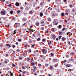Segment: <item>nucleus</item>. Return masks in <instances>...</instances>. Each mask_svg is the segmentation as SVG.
<instances>
[{"mask_svg":"<svg viewBox=\"0 0 76 76\" xmlns=\"http://www.w3.org/2000/svg\"><path fill=\"white\" fill-rule=\"evenodd\" d=\"M71 66V65H70V64H67L66 65V67H70Z\"/></svg>","mask_w":76,"mask_h":76,"instance_id":"obj_7","label":"nucleus"},{"mask_svg":"<svg viewBox=\"0 0 76 76\" xmlns=\"http://www.w3.org/2000/svg\"><path fill=\"white\" fill-rule=\"evenodd\" d=\"M22 73L23 74H25V71H23L22 72Z\"/></svg>","mask_w":76,"mask_h":76,"instance_id":"obj_46","label":"nucleus"},{"mask_svg":"<svg viewBox=\"0 0 76 76\" xmlns=\"http://www.w3.org/2000/svg\"><path fill=\"white\" fill-rule=\"evenodd\" d=\"M22 68L23 69H25V67H24L23 66H22Z\"/></svg>","mask_w":76,"mask_h":76,"instance_id":"obj_51","label":"nucleus"},{"mask_svg":"<svg viewBox=\"0 0 76 76\" xmlns=\"http://www.w3.org/2000/svg\"><path fill=\"white\" fill-rule=\"evenodd\" d=\"M6 4H9V2L7 1L6 2Z\"/></svg>","mask_w":76,"mask_h":76,"instance_id":"obj_24","label":"nucleus"},{"mask_svg":"<svg viewBox=\"0 0 76 76\" xmlns=\"http://www.w3.org/2000/svg\"><path fill=\"white\" fill-rule=\"evenodd\" d=\"M31 64H32V66H34L35 64V63H31Z\"/></svg>","mask_w":76,"mask_h":76,"instance_id":"obj_26","label":"nucleus"},{"mask_svg":"<svg viewBox=\"0 0 76 76\" xmlns=\"http://www.w3.org/2000/svg\"><path fill=\"white\" fill-rule=\"evenodd\" d=\"M3 19L4 20H7V18H6V17H4L3 18Z\"/></svg>","mask_w":76,"mask_h":76,"instance_id":"obj_23","label":"nucleus"},{"mask_svg":"<svg viewBox=\"0 0 76 76\" xmlns=\"http://www.w3.org/2000/svg\"><path fill=\"white\" fill-rule=\"evenodd\" d=\"M66 13H65V15H68V13H67V12H68V10H66Z\"/></svg>","mask_w":76,"mask_h":76,"instance_id":"obj_22","label":"nucleus"},{"mask_svg":"<svg viewBox=\"0 0 76 76\" xmlns=\"http://www.w3.org/2000/svg\"><path fill=\"white\" fill-rule=\"evenodd\" d=\"M28 29H29V30L30 31V32H33L34 31H33L32 29L31 28H29Z\"/></svg>","mask_w":76,"mask_h":76,"instance_id":"obj_13","label":"nucleus"},{"mask_svg":"<svg viewBox=\"0 0 76 76\" xmlns=\"http://www.w3.org/2000/svg\"><path fill=\"white\" fill-rule=\"evenodd\" d=\"M63 63H66V60L63 61Z\"/></svg>","mask_w":76,"mask_h":76,"instance_id":"obj_43","label":"nucleus"},{"mask_svg":"<svg viewBox=\"0 0 76 76\" xmlns=\"http://www.w3.org/2000/svg\"><path fill=\"white\" fill-rule=\"evenodd\" d=\"M57 61V59H54V62H56Z\"/></svg>","mask_w":76,"mask_h":76,"instance_id":"obj_31","label":"nucleus"},{"mask_svg":"<svg viewBox=\"0 0 76 76\" xmlns=\"http://www.w3.org/2000/svg\"><path fill=\"white\" fill-rule=\"evenodd\" d=\"M49 69L50 70H53V66H52L51 65H50Z\"/></svg>","mask_w":76,"mask_h":76,"instance_id":"obj_8","label":"nucleus"},{"mask_svg":"<svg viewBox=\"0 0 76 76\" xmlns=\"http://www.w3.org/2000/svg\"><path fill=\"white\" fill-rule=\"evenodd\" d=\"M13 11H11L10 12V13L11 14H13Z\"/></svg>","mask_w":76,"mask_h":76,"instance_id":"obj_28","label":"nucleus"},{"mask_svg":"<svg viewBox=\"0 0 76 76\" xmlns=\"http://www.w3.org/2000/svg\"><path fill=\"white\" fill-rule=\"evenodd\" d=\"M73 5H71L70 6V7H73Z\"/></svg>","mask_w":76,"mask_h":76,"instance_id":"obj_55","label":"nucleus"},{"mask_svg":"<svg viewBox=\"0 0 76 76\" xmlns=\"http://www.w3.org/2000/svg\"><path fill=\"white\" fill-rule=\"evenodd\" d=\"M46 33H47V34H48V30H46Z\"/></svg>","mask_w":76,"mask_h":76,"instance_id":"obj_44","label":"nucleus"},{"mask_svg":"<svg viewBox=\"0 0 76 76\" xmlns=\"http://www.w3.org/2000/svg\"><path fill=\"white\" fill-rule=\"evenodd\" d=\"M40 15L41 16H42L43 15V14H42V13H40Z\"/></svg>","mask_w":76,"mask_h":76,"instance_id":"obj_36","label":"nucleus"},{"mask_svg":"<svg viewBox=\"0 0 76 76\" xmlns=\"http://www.w3.org/2000/svg\"><path fill=\"white\" fill-rule=\"evenodd\" d=\"M53 24L55 25H57L58 23V20L57 19H55L53 22Z\"/></svg>","mask_w":76,"mask_h":76,"instance_id":"obj_1","label":"nucleus"},{"mask_svg":"<svg viewBox=\"0 0 76 76\" xmlns=\"http://www.w3.org/2000/svg\"><path fill=\"white\" fill-rule=\"evenodd\" d=\"M56 29L55 28H52V30L53 32H55V31H56Z\"/></svg>","mask_w":76,"mask_h":76,"instance_id":"obj_10","label":"nucleus"},{"mask_svg":"<svg viewBox=\"0 0 76 76\" xmlns=\"http://www.w3.org/2000/svg\"><path fill=\"white\" fill-rule=\"evenodd\" d=\"M7 61L5 60V61H4V63H7Z\"/></svg>","mask_w":76,"mask_h":76,"instance_id":"obj_58","label":"nucleus"},{"mask_svg":"<svg viewBox=\"0 0 76 76\" xmlns=\"http://www.w3.org/2000/svg\"><path fill=\"white\" fill-rule=\"evenodd\" d=\"M42 4H43V3H42V2H41V3H40V5H42Z\"/></svg>","mask_w":76,"mask_h":76,"instance_id":"obj_49","label":"nucleus"},{"mask_svg":"<svg viewBox=\"0 0 76 76\" xmlns=\"http://www.w3.org/2000/svg\"><path fill=\"white\" fill-rule=\"evenodd\" d=\"M61 15L62 16V17H64V13H62L61 14Z\"/></svg>","mask_w":76,"mask_h":76,"instance_id":"obj_15","label":"nucleus"},{"mask_svg":"<svg viewBox=\"0 0 76 76\" xmlns=\"http://www.w3.org/2000/svg\"><path fill=\"white\" fill-rule=\"evenodd\" d=\"M61 38V36H60L58 37L59 39H60V38Z\"/></svg>","mask_w":76,"mask_h":76,"instance_id":"obj_47","label":"nucleus"},{"mask_svg":"<svg viewBox=\"0 0 76 76\" xmlns=\"http://www.w3.org/2000/svg\"><path fill=\"white\" fill-rule=\"evenodd\" d=\"M42 30H44V27H42Z\"/></svg>","mask_w":76,"mask_h":76,"instance_id":"obj_63","label":"nucleus"},{"mask_svg":"<svg viewBox=\"0 0 76 76\" xmlns=\"http://www.w3.org/2000/svg\"><path fill=\"white\" fill-rule=\"evenodd\" d=\"M35 44L32 45L31 46V48H34V47L35 46Z\"/></svg>","mask_w":76,"mask_h":76,"instance_id":"obj_19","label":"nucleus"},{"mask_svg":"<svg viewBox=\"0 0 76 76\" xmlns=\"http://www.w3.org/2000/svg\"><path fill=\"white\" fill-rule=\"evenodd\" d=\"M34 12V11L33 10H31L29 12V14H30V15H32L33 13Z\"/></svg>","mask_w":76,"mask_h":76,"instance_id":"obj_5","label":"nucleus"},{"mask_svg":"<svg viewBox=\"0 0 76 76\" xmlns=\"http://www.w3.org/2000/svg\"><path fill=\"white\" fill-rule=\"evenodd\" d=\"M19 60H22V58L21 57H20L19 58Z\"/></svg>","mask_w":76,"mask_h":76,"instance_id":"obj_45","label":"nucleus"},{"mask_svg":"<svg viewBox=\"0 0 76 76\" xmlns=\"http://www.w3.org/2000/svg\"><path fill=\"white\" fill-rule=\"evenodd\" d=\"M18 41H21V39H18Z\"/></svg>","mask_w":76,"mask_h":76,"instance_id":"obj_50","label":"nucleus"},{"mask_svg":"<svg viewBox=\"0 0 76 76\" xmlns=\"http://www.w3.org/2000/svg\"><path fill=\"white\" fill-rule=\"evenodd\" d=\"M62 34H63V32L61 31H59V34L60 35H62Z\"/></svg>","mask_w":76,"mask_h":76,"instance_id":"obj_11","label":"nucleus"},{"mask_svg":"<svg viewBox=\"0 0 76 76\" xmlns=\"http://www.w3.org/2000/svg\"><path fill=\"white\" fill-rule=\"evenodd\" d=\"M59 28H61V25H59L58 26Z\"/></svg>","mask_w":76,"mask_h":76,"instance_id":"obj_34","label":"nucleus"},{"mask_svg":"<svg viewBox=\"0 0 76 76\" xmlns=\"http://www.w3.org/2000/svg\"><path fill=\"white\" fill-rule=\"evenodd\" d=\"M33 68H34V69H36V66H33Z\"/></svg>","mask_w":76,"mask_h":76,"instance_id":"obj_54","label":"nucleus"},{"mask_svg":"<svg viewBox=\"0 0 76 76\" xmlns=\"http://www.w3.org/2000/svg\"><path fill=\"white\" fill-rule=\"evenodd\" d=\"M48 10H52V9H51L50 7L48 8Z\"/></svg>","mask_w":76,"mask_h":76,"instance_id":"obj_37","label":"nucleus"},{"mask_svg":"<svg viewBox=\"0 0 76 76\" xmlns=\"http://www.w3.org/2000/svg\"><path fill=\"white\" fill-rule=\"evenodd\" d=\"M12 66L13 67H16V65H15L14 64H12Z\"/></svg>","mask_w":76,"mask_h":76,"instance_id":"obj_21","label":"nucleus"},{"mask_svg":"<svg viewBox=\"0 0 76 76\" xmlns=\"http://www.w3.org/2000/svg\"><path fill=\"white\" fill-rule=\"evenodd\" d=\"M26 25V23H24V24H23V26H25V25Z\"/></svg>","mask_w":76,"mask_h":76,"instance_id":"obj_62","label":"nucleus"},{"mask_svg":"<svg viewBox=\"0 0 76 76\" xmlns=\"http://www.w3.org/2000/svg\"><path fill=\"white\" fill-rule=\"evenodd\" d=\"M6 57H8V56H9V55L7 54H6Z\"/></svg>","mask_w":76,"mask_h":76,"instance_id":"obj_40","label":"nucleus"},{"mask_svg":"<svg viewBox=\"0 0 76 76\" xmlns=\"http://www.w3.org/2000/svg\"><path fill=\"white\" fill-rule=\"evenodd\" d=\"M9 72H10V73L11 74V76H13V73H11V72H10V71H9Z\"/></svg>","mask_w":76,"mask_h":76,"instance_id":"obj_33","label":"nucleus"},{"mask_svg":"<svg viewBox=\"0 0 76 76\" xmlns=\"http://www.w3.org/2000/svg\"><path fill=\"white\" fill-rule=\"evenodd\" d=\"M51 41H50V42H48V44L49 45H50V44H51Z\"/></svg>","mask_w":76,"mask_h":76,"instance_id":"obj_48","label":"nucleus"},{"mask_svg":"<svg viewBox=\"0 0 76 76\" xmlns=\"http://www.w3.org/2000/svg\"><path fill=\"white\" fill-rule=\"evenodd\" d=\"M46 62H48V60H46Z\"/></svg>","mask_w":76,"mask_h":76,"instance_id":"obj_64","label":"nucleus"},{"mask_svg":"<svg viewBox=\"0 0 76 76\" xmlns=\"http://www.w3.org/2000/svg\"><path fill=\"white\" fill-rule=\"evenodd\" d=\"M20 9H22H22H23V7H20Z\"/></svg>","mask_w":76,"mask_h":76,"instance_id":"obj_59","label":"nucleus"},{"mask_svg":"<svg viewBox=\"0 0 76 76\" xmlns=\"http://www.w3.org/2000/svg\"><path fill=\"white\" fill-rule=\"evenodd\" d=\"M71 54L72 55V56H73V55H74V53H71Z\"/></svg>","mask_w":76,"mask_h":76,"instance_id":"obj_35","label":"nucleus"},{"mask_svg":"<svg viewBox=\"0 0 76 76\" xmlns=\"http://www.w3.org/2000/svg\"><path fill=\"white\" fill-rule=\"evenodd\" d=\"M38 3V1H36L34 3V4H37Z\"/></svg>","mask_w":76,"mask_h":76,"instance_id":"obj_27","label":"nucleus"},{"mask_svg":"<svg viewBox=\"0 0 76 76\" xmlns=\"http://www.w3.org/2000/svg\"><path fill=\"white\" fill-rule=\"evenodd\" d=\"M38 66H39V67H41V64H38Z\"/></svg>","mask_w":76,"mask_h":76,"instance_id":"obj_20","label":"nucleus"},{"mask_svg":"<svg viewBox=\"0 0 76 76\" xmlns=\"http://www.w3.org/2000/svg\"><path fill=\"white\" fill-rule=\"evenodd\" d=\"M27 19L25 18H23V21H26Z\"/></svg>","mask_w":76,"mask_h":76,"instance_id":"obj_16","label":"nucleus"},{"mask_svg":"<svg viewBox=\"0 0 76 76\" xmlns=\"http://www.w3.org/2000/svg\"><path fill=\"white\" fill-rule=\"evenodd\" d=\"M36 26H39V22H37L36 23Z\"/></svg>","mask_w":76,"mask_h":76,"instance_id":"obj_6","label":"nucleus"},{"mask_svg":"<svg viewBox=\"0 0 76 76\" xmlns=\"http://www.w3.org/2000/svg\"><path fill=\"white\" fill-rule=\"evenodd\" d=\"M42 51L44 54H46V53H47V50L46 49H43L42 50Z\"/></svg>","mask_w":76,"mask_h":76,"instance_id":"obj_3","label":"nucleus"},{"mask_svg":"<svg viewBox=\"0 0 76 76\" xmlns=\"http://www.w3.org/2000/svg\"><path fill=\"white\" fill-rule=\"evenodd\" d=\"M16 30H15L14 31V33H13V34H16Z\"/></svg>","mask_w":76,"mask_h":76,"instance_id":"obj_25","label":"nucleus"},{"mask_svg":"<svg viewBox=\"0 0 76 76\" xmlns=\"http://www.w3.org/2000/svg\"><path fill=\"white\" fill-rule=\"evenodd\" d=\"M65 29H66V28H63L62 29V31H64Z\"/></svg>","mask_w":76,"mask_h":76,"instance_id":"obj_29","label":"nucleus"},{"mask_svg":"<svg viewBox=\"0 0 76 76\" xmlns=\"http://www.w3.org/2000/svg\"><path fill=\"white\" fill-rule=\"evenodd\" d=\"M27 61H29V60H30V58H27Z\"/></svg>","mask_w":76,"mask_h":76,"instance_id":"obj_32","label":"nucleus"},{"mask_svg":"<svg viewBox=\"0 0 76 76\" xmlns=\"http://www.w3.org/2000/svg\"><path fill=\"white\" fill-rule=\"evenodd\" d=\"M69 61H72V62H73L74 61V60L72 59H69Z\"/></svg>","mask_w":76,"mask_h":76,"instance_id":"obj_14","label":"nucleus"},{"mask_svg":"<svg viewBox=\"0 0 76 76\" xmlns=\"http://www.w3.org/2000/svg\"><path fill=\"white\" fill-rule=\"evenodd\" d=\"M20 12V10H18V13H19Z\"/></svg>","mask_w":76,"mask_h":76,"instance_id":"obj_42","label":"nucleus"},{"mask_svg":"<svg viewBox=\"0 0 76 76\" xmlns=\"http://www.w3.org/2000/svg\"><path fill=\"white\" fill-rule=\"evenodd\" d=\"M18 44H19V43L18 42H16V45H18Z\"/></svg>","mask_w":76,"mask_h":76,"instance_id":"obj_56","label":"nucleus"},{"mask_svg":"<svg viewBox=\"0 0 76 76\" xmlns=\"http://www.w3.org/2000/svg\"><path fill=\"white\" fill-rule=\"evenodd\" d=\"M62 40L63 41H65V40H66V38H64V37H62Z\"/></svg>","mask_w":76,"mask_h":76,"instance_id":"obj_17","label":"nucleus"},{"mask_svg":"<svg viewBox=\"0 0 76 76\" xmlns=\"http://www.w3.org/2000/svg\"><path fill=\"white\" fill-rule=\"evenodd\" d=\"M52 39H56V36L55 35H53L52 36Z\"/></svg>","mask_w":76,"mask_h":76,"instance_id":"obj_9","label":"nucleus"},{"mask_svg":"<svg viewBox=\"0 0 76 76\" xmlns=\"http://www.w3.org/2000/svg\"><path fill=\"white\" fill-rule=\"evenodd\" d=\"M42 41L43 42H45V39H43Z\"/></svg>","mask_w":76,"mask_h":76,"instance_id":"obj_39","label":"nucleus"},{"mask_svg":"<svg viewBox=\"0 0 76 76\" xmlns=\"http://www.w3.org/2000/svg\"><path fill=\"white\" fill-rule=\"evenodd\" d=\"M37 40H38V41H39V40H40V38H38L37 39Z\"/></svg>","mask_w":76,"mask_h":76,"instance_id":"obj_60","label":"nucleus"},{"mask_svg":"<svg viewBox=\"0 0 76 76\" xmlns=\"http://www.w3.org/2000/svg\"><path fill=\"white\" fill-rule=\"evenodd\" d=\"M1 14L2 15H5L6 14V12L4 11H2L1 12Z\"/></svg>","mask_w":76,"mask_h":76,"instance_id":"obj_4","label":"nucleus"},{"mask_svg":"<svg viewBox=\"0 0 76 76\" xmlns=\"http://www.w3.org/2000/svg\"><path fill=\"white\" fill-rule=\"evenodd\" d=\"M16 6H19V4L18 2H16L15 4Z\"/></svg>","mask_w":76,"mask_h":76,"instance_id":"obj_12","label":"nucleus"},{"mask_svg":"<svg viewBox=\"0 0 76 76\" xmlns=\"http://www.w3.org/2000/svg\"><path fill=\"white\" fill-rule=\"evenodd\" d=\"M32 41H31V40H30L29 41V42L30 43H32Z\"/></svg>","mask_w":76,"mask_h":76,"instance_id":"obj_57","label":"nucleus"},{"mask_svg":"<svg viewBox=\"0 0 76 76\" xmlns=\"http://www.w3.org/2000/svg\"><path fill=\"white\" fill-rule=\"evenodd\" d=\"M7 46H9V47L10 48L11 47V46L10 45H9V44H7L6 45V47H7Z\"/></svg>","mask_w":76,"mask_h":76,"instance_id":"obj_18","label":"nucleus"},{"mask_svg":"<svg viewBox=\"0 0 76 76\" xmlns=\"http://www.w3.org/2000/svg\"><path fill=\"white\" fill-rule=\"evenodd\" d=\"M45 20H42L41 22V26H45Z\"/></svg>","mask_w":76,"mask_h":76,"instance_id":"obj_2","label":"nucleus"},{"mask_svg":"<svg viewBox=\"0 0 76 76\" xmlns=\"http://www.w3.org/2000/svg\"><path fill=\"white\" fill-rule=\"evenodd\" d=\"M48 21H51V18H48Z\"/></svg>","mask_w":76,"mask_h":76,"instance_id":"obj_30","label":"nucleus"},{"mask_svg":"<svg viewBox=\"0 0 76 76\" xmlns=\"http://www.w3.org/2000/svg\"><path fill=\"white\" fill-rule=\"evenodd\" d=\"M51 55L52 56H54V54H53V53H51Z\"/></svg>","mask_w":76,"mask_h":76,"instance_id":"obj_53","label":"nucleus"},{"mask_svg":"<svg viewBox=\"0 0 76 76\" xmlns=\"http://www.w3.org/2000/svg\"><path fill=\"white\" fill-rule=\"evenodd\" d=\"M48 66V64H45V66Z\"/></svg>","mask_w":76,"mask_h":76,"instance_id":"obj_41","label":"nucleus"},{"mask_svg":"<svg viewBox=\"0 0 76 76\" xmlns=\"http://www.w3.org/2000/svg\"><path fill=\"white\" fill-rule=\"evenodd\" d=\"M34 75H35V76H36V75H37V73H34Z\"/></svg>","mask_w":76,"mask_h":76,"instance_id":"obj_61","label":"nucleus"},{"mask_svg":"<svg viewBox=\"0 0 76 76\" xmlns=\"http://www.w3.org/2000/svg\"><path fill=\"white\" fill-rule=\"evenodd\" d=\"M57 64H55V67H57Z\"/></svg>","mask_w":76,"mask_h":76,"instance_id":"obj_52","label":"nucleus"},{"mask_svg":"<svg viewBox=\"0 0 76 76\" xmlns=\"http://www.w3.org/2000/svg\"><path fill=\"white\" fill-rule=\"evenodd\" d=\"M6 61H7V62H9V60L8 59H6Z\"/></svg>","mask_w":76,"mask_h":76,"instance_id":"obj_38","label":"nucleus"}]
</instances>
